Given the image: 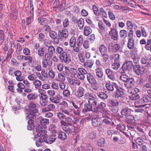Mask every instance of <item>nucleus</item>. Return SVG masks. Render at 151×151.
Segmentation results:
<instances>
[{
	"instance_id": "f257e3e1",
	"label": "nucleus",
	"mask_w": 151,
	"mask_h": 151,
	"mask_svg": "<svg viewBox=\"0 0 151 151\" xmlns=\"http://www.w3.org/2000/svg\"><path fill=\"white\" fill-rule=\"evenodd\" d=\"M97 100L94 98H89L88 100V104H84V108L82 109V112L85 114L87 111H92L95 112H98L100 111V107H98Z\"/></svg>"
},
{
	"instance_id": "f03ea898",
	"label": "nucleus",
	"mask_w": 151,
	"mask_h": 151,
	"mask_svg": "<svg viewBox=\"0 0 151 151\" xmlns=\"http://www.w3.org/2000/svg\"><path fill=\"white\" fill-rule=\"evenodd\" d=\"M29 111L27 114L26 119H34V117L37 116L39 114L38 110L36 108V105L33 102H31L29 105Z\"/></svg>"
},
{
	"instance_id": "7ed1b4c3",
	"label": "nucleus",
	"mask_w": 151,
	"mask_h": 151,
	"mask_svg": "<svg viewBox=\"0 0 151 151\" xmlns=\"http://www.w3.org/2000/svg\"><path fill=\"white\" fill-rule=\"evenodd\" d=\"M133 63L132 61H127L124 62L122 67L120 69L119 72L121 74L124 73L125 71H130L133 67Z\"/></svg>"
},
{
	"instance_id": "20e7f679",
	"label": "nucleus",
	"mask_w": 151,
	"mask_h": 151,
	"mask_svg": "<svg viewBox=\"0 0 151 151\" xmlns=\"http://www.w3.org/2000/svg\"><path fill=\"white\" fill-rule=\"evenodd\" d=\"M133 70L137 75H140L145 73V69L142 66H141L138 65H136L133 66Z\"/></svg>"
},
{
	"instance_id": "39448f33",
	"label": "nucleus",
	"mask_w": 151,
	"mask_h": 151,
	"mask_svg": "<svg viewBox=\"0 0 151 151\" xmlns=\"http://www.w3.org/2000/svg\"><path fill=\"white\" fill-rule=\"evenodd\" d=\"M61 56H59V58L62 63L66 64H68L70 63L71 61V58L69 54L66 52Z\"/></svg>"
},
{
	"instance_id": "423d86ee",
	"label": "nucleus",
	"mask_w": 151,
	"mask_h": 151,
	"mask_svg": "<svg viewBox=\"0 0 151 151\" xmlns=\"http://www.w3.org/2000/svg\"><path fill=\"white\" fill-rule=\"evenodd\" d=\"M37 135L38 137H42L47 133L45 128L42 126L39 125L36 129ZM36 134V133H35Z\"/></svg>"
},
{
	"instance_id": "0eeeda50",
	"label": "nucleus",
	"mask_w": 151,
	"mask_h": 151,
	"mask_svg": "<svg viewBox=\"0 0 151 151\" xmlns=\"http://www.w3.org/2000/svg\"><path fill=\"white\" fill-rule=\"evenodd\" d=\"M121 46L118 44H115L113 45L112 43L109 44L108 46V50L109 52H116L119 50Z\"/></svg>"
},
{
	"instance_id": "6e6552de",
	"label": "nucleus",
	"mask_w": 151,
	"mask_h": 151,
	"mask_svg": "<svg viewBox=\"0 0 151 151\" xmlns=\"http://www.w3.org/2000/svg\"><path fill=\"white\" fill-rule=\"evenodd\" d=\"M116 91H115L114 94V97L116 98H123L125 96V94L123 91V89L118 86L116 88Z\"/></svg>"
},
{
	"instance_id": "1a4fd4ad",
	"label": "nucleus",
	"mask_w": 151,
	"mask_h": 151,
	"mask_svg": "<svg viewBox=\"0 0 151 151\" xmlns=\"http://www.w3.org/2000/svg\"><path fill=\"white\" fill-rule=\"evenodd\" d=\"M92 124L94 127H97L101 125L102 122L101 118L96 116L93 118L91 120Z\"/></svg>"
},
{
	"instance_id": "9d476101",
	"label": "nucleus",
	"mask_w": 151,
	"mask_h": 151,
	"mask_svg": "<svg viewBox=\"0 0 151 151\" xmlns=\"http://www.w3.org/2000/svg\"><path fill=\"white\" fill-rule=\"evenodd\" d=\"M68 33L67 30L65 29L62 31L60 30L58 32V37L61 41L65 39L68 37Z\"/></svg>"
},
{
	"instance_id": "9b49d317",
	"label": "nucleus",
	"mask_w": 151,
	"mask_h": 151,
	"mask_svg": "<svg viewBox=\"0 0 151 151\" xmlns=\"http://www.w3.org/2000/svg\"><path fill=\"white\" fill-rule=\"evenodd\" d=\"M109 35L111 36V38L114 40H117L118 39L119 35L118 32L114 28H111V31L109 32Z\"/></svg>"
},
{
	"instance_id": "f8f14e48",
	"label": "nucleus",
	"mask_w": 151,
	"mask_h": 151,
	"mask_svg": "<svg viewBox=\"0 0 151 151\" xmlns=\"http://www.w3.org/2000/svg\"><path fill=\"white\" fill-rule=\"evenodd\" d=\"M134 83V79L132 78H131L124 83V85L128 89H129L133 87Z\"/></svg>"
},
{
	"instance_id": "ddd939ff",
	"label": "nucleus",
	"mask_w": 151,
	"mask_h": 151,
	"mask_svg": "<svg viewBox=\"0 0 151 151\" xmlns=\"http://www.w3.org/2000/svg\"><path fill=\"white\" fill-rule=\"evenodd\" d=\"M95 73L96 77L99 78H102L104 75L102 69L99 67H96L95 69Z\"/></svg>"
},
{
	"instance_id": "4468645a",
	"label": "nucleus",
	"mask_w": 151,
	"mask_h": 151,
	"mask_svg": "<svg viewBox=\"0 0 151 151\" xmlns=\"http://www.w3.org/2000/svg\"><path fill=\"white\" fill-rule=\"evenodd\" d=\"M106 87L107 89L109 91H112L114 88H116L118 87L117 85L114 83H108L106 84Z\"/></svg>"
},
{
	"instance_id": "2eb2a0df",
	"label": "nucleus",
	"mask_w": 151,
	"mask_h": 151,
	"mask_svg": "<svg viewBox=\"0 0 151 151\" xmlns=\"http://www.w3.org/2000/svg\"><path fill=\"white\" fill-rule=\"evenodd\" d=\"M146 102L145 99L143 98V96L141 99L139 100V101H136L134 104L136 107H142L146 105V104H145Z\"/></svg>"
},
{
	"instance_id": "dca6fc26",
	"label": "nucleus",
	"mask_w": 151,
	"mask_h": 151,
	"mask_svg": "<svg viewBox=\"0 0 151 151\" xmlns=\"http://www.w3.org/2000/svg\"><path fill=\"white\" fill-rule=\"evenodd\" d=\"M37 122H39L40 124L42 125L46 126L49 123V120L47 119H43L41 116H39L37 118Z\"/></svg>"
},
{
	"instance_id": "f3484780",
	"label": "nucleus",
	"mask_w": 151,
	"mask_h": 151,
	"mask_svg": "<svg viewBox=\"0 0 151 151\" xmlns=\"http://www.w3.org/2000/svg\"><path fill=\"white\" fill-rule=\"evenodd\" d=\"M96 131L94 130H91L89 131L88 132L87 136V137L89 139H95L96 137Z\"/></svg>"
},
{
	"instance_id": "a211bd4d",
	"label": "nucleus",
	"mask_w": 151,
	"mask_h": 151,
	"mask_svg": "<svg viewBox=\"0 0 151 151\" xmlns=\"http://www.w3.org/2000/svg\"><path fill=\"white\" fill-rule=\"evenodd\" d=\"M55 108V105L53 104H51L47 106V107L42 109V113H45L46 112L53 111Z\"/></svg>"
},
{
	"instance_id": "6ab92c4d",
	"label": "nucleus",
	"mask_w": 151,
	"mask_h": 151,
	"mask_svg": "<svg viewBox=\"0 0 151 151\" xmlns=\"http://www.w3.org/2000/svg\"><path fill=\"white\" fill-rule=\"evenodd\" d=\"M106 73L108 77L111 80L114 81L115 80V78L114 77V73L111 70L107 69L106 70Z\"/></svg>"
},
{
	"instance_id": "aec40b11",
	"label": "nucleus",
	"mask_w": 151,
	"mask_h": 151,
	"mask_svg": "<svg viewBox=\"0 0 151 151\" xmlns=\"http://www.w3.org/2000/svg\"><path fill=\"white\" fill-rule=\"evenodd\" d=\"M84 91L85 90L83 88L81 87H79L76 93V96L78 98L82 97L84 95Z\"/></svg>"
},
{
	"instance_id": "412c9836",
	"label": "nucleus",
	"mask_w": 151,
	"mask_h": 151,
	"mask_svg": "<svg viewBox=\"0 0 151 151\" xmlns=\"http://www.w3.org/2000/svg\"><path fill=\"white\" fill-rule=\"evenodd\" d=\"M127 47L129 49H132L135 48L134 40L132 38H130L128 39Z\"/></svg>"
},
{
	"instance_id": "4be33fe9",
	"label": "nucleus",
	"mask_w": 151,
	"mask_h": 151,
	"mask_svg": "<svg viewBox=\"0 0 151 151\" xmlns=\"http://www.w3.org/2000/svg\"><path fill=\"white\" fill-rule=\"evenodd\" d=\"M92 32L91 28L89 26H85L83 29V33L84 35L87 36L91 34Z\"/></svg>"
},
{
	"instance_id": "5701e85b",
	"label": "nucleus",
	"mask_w": 151,
	"mask_h": 151,
	"mask_svg": "<svg viewBox=\"0 0 151 151\" xmlns=\"http://www.w3.org/2000/svg\"><path fill=\"white\" fill-rule=\"evenodd\" d=\"M132 112L133 111L130 109L126 108L122 110L121 111V113L122 115L126 117V116L131 114Z\"/></svg>"
},
{
	"instance_id": "b1692460",
	"label": "nucleus",
	"mask_w": 151,
	"mask_h": 151,
	"mask_svg": "<svg viewBox=\"0 0 151 151\" xmlns=\"http://www.w3.org/2000/svg\"><path fill=\"white\" fill-rule=\"evenodd\" d=\"M94 63V61L91 59L87 60L86 61L84 62L83 65L86 68H91L93 67Z\"/></svg>"
},
{
	"instance_id": "393cba45",
	"label": "nucleus",
	"mask_w": 151,
	"mask_h": 151,
	"mask_svg": "<svg viewBox=\"0 0 151 151\" xmlns=\"http://www.w3.org/2000/svg\"><path fill=\"white\" fill-rule=\"evenodd\" d=\"M86 78L87 81L90 84H92L94 82L96 81L94 76L90 73L87 74Z\"/></svg>"
},
{
	"instance_id": "a878e982",
	"label": "nucleus",
	"mask_w": 151,
	"mask_h": 151,
	"mask_svg": "<svg viewBox=\"0 0 151 151\" xmlns=\"http://www.w3.org/2000/svg\"><path fill=\"white\" fill-rule=\"evenodd\" d=\"M33 84L36 89L41 88L42 85L41 81L37 80L34 81L33 82Z\"/></svg>"
},
{
	"instance_id": "bb28decb",
	"label": "nucleus",
	"mask_w": 151,
	"mask_h": 151,
	"mask_svg": "<svg viewBox=\"0 0 151 151\" xmlns=\"http://www.w3.org/2000/svg\"><path fill=\"white\" fill-rule=\"evenodd\" d=\"M38 21L39 23L42 25L47 24L49 22V20L47 19L42 17L38 18Z\"/></svg>"
},
{
	"instance_id": "cd10ccee",
	"label": "nucleus",
	"mask_w": 151,
	"mask_h": 151,
	"mask_svg": "<svg viewBox=\"0 0 151 151\" xmlns=\"http://www.w3.org/2000/svg\"><path fill=\"white\" fill-rule=\"evenodd\" d=\"M129 97L131 100H135L138 99L139 98V96L138 93H133V92L131 91Z\"/></svg>"
},
{
	"instance_id": "c85d7f7f",
	"label": "nucleus",
	"mask_w": 151,
	"mask_h": 151,
	"mask_svg": "<svg viewBox=\"0 0 151 151\" xmlns=\"http://www.w3.org/2000/svg\"><path fill=\"white\" fill-rule=\"evenodd\" d=\"M37 97L38 95L35 93H29L27 96V98L29 100H35Z\"/></svg>"
},
{
	"instance_id": "c756f323",
	"label": "nucleus",
	"mask_w": 151,
	"mask_h": 151,
	"mask_svg": "<svg viewBox=\"0 0 151 151\" xmlns=\"http://www.w3.org/2000/svg\"><path fill=\"white\" fill-rule=\"evenodd\" d=\"M29 119L27 122L28 124L27 126V128L28 130H31L34 128V125L33 121L31 119Z\"/></svg>"
},
{
	"instance_id": "7c9ffc66",
	"label": "nucleus",
	"mask_w": 151,
	"mask_h": 151,
	"mask_svg": "<svg viewBox=\"0 0 151 151\" xmlns=\"http://www.w3.org/2000/svg\"><path fill=\"white\" fill-rule=\"evenodd\" d=\"M62 112L67 115H70L72 111L73 110L70 108H63L62 109Z\"/></svg>"
},
{
	"instance_id": "2f4dec72",
	"label": "nucleus",
	"mask_w": 151,
	"mask_h": 151,
	"mask_svg": "<svg viewBox=\"0 0 151 151\" xmlns=\"http://www.w3.org/2000/svg\"><path fill=\"white\" fill-rule=\"evenodd\" d=\"M69 125L65 126L63 127V129L67 134H71L73 132V128L72 126L70 127Z\"/></svg>"
},
{
	"instance_id": "473e14b6",
	"label": "nucleus",
	"mask_w": 151,
	"mask_h": 151,
	"mask_svg": "<svg viewBox=\"0 0 151 151\" xmlns=\"http://www.w3.org/2000/svg\"><path fill=\"white\" fill-rule=\"evenodd\" d=\"M110 58L111 60L114 59V62H119L120 55L118 54H113L110 56Z\"/></svg>"
},
{
	"instance_id": "72a5a7b5",
	"label": "nucleus",
	"mask_w": 151,
	"mask_h": 151,
	"mask_svg": "<svg viewBox=\"0 0 151 151\" xmlns=\"http://www.w3.org/2000/svg\"><path fill=\"white\" fill-rule=\"evenodd\" d=\"M56 139V135L54 134H52L49 136L48 138V141L47 142V143L51 144L53 143Z\"/></svg>"
},
{
	"instance_id": "f704fd0d",
	"label": "nucleus",
	"mask_w": 151,
	"mask_h": 151,
	"mask_svg": "<svg viewBox=\"0 0 151 151\" xmlns=\"http://www.w3.org/2000/svg\"><path fill=\"white\" fill-rule=\"evenodd\" d=\"M98 27L99 28V32L101 34L105 30V25L102 21H100L98 22Z\"/></svg>"
},
{
	"instance_id": "c9c22d12",
	"label": "nucleus",
	"mask_w": 151,
	"mask_h": 151,
	"mask_svg": "<svg viewBox=\"0 0 151 151\" xmlns=\"http://www.w3.org/2000/svg\"><path fill=\"white\" fill-rule=\"evenodd\" d=\"M99 50L101 54L106 53L107 49L106 47L103 44L101 45L99 47Z\"/></svg>"
},
{
	"instance_id": "e433bc0d",
	"label": "nucleus",
	"mask_w": 151,
	"mask_h": 151,
	"mask_svg": "<svg viewBox=\"0 0 151 151\" xmlns=\"http://www.w3.org/2000/svg\"><path fill=\"white\" fill-rule=\"evenodd\" d=\"M97 95L98 97L103 100L107 99L108 97L106 94L103 92L98 93Z\"/></svg>"
},
{
	"instance_id": "4c0bfd02",
	"label": "nucleus",
	"mask_w": 151,
	"mask_h": 151,
	"mask_svg": "<svg viewBox=\"0 0 151 151\" xmlns=\"http://www.w3.org/2000/svg\"><path fill=\"white\" fill-rule=\"evenodd\" d=\"M109 103L114 106L117 107L119 105V102L116 99H110L109 101Z\"/></svg>"
},
{
	"instance_id": "58836bf2",
	"label": "nucleus",
	"mask_w": 151,
	"mask_h": 151,
	"mask_svg": "<svg viewBox=\"0 0 151 151\" xmlns=\"http://www.w3.org/2000/svg\"><path fill=\"white\" fill-rule=\"evenodd\" d=\"M101 55V60L103 63H105L109 59V56L107 53L102 54Z\"/></svg>"
},
{
	"instance_id": "ea45409f",
	"label": "nucleus",
	"mask_w": 151,
	"mask_h": 151,
	"mask_svg": "<svg viewBox=\"0 0 151 151\" xmlns=\"http://www.w3.org/2000/svg\"><path fill=\"white\" fill-rule=\"evenodd\" d=\"M18 11L16 9L12 10V13L11 14V18L14 20L17 19L18 15Z\"/></svg>"
},
{
	"instance_id": "a19ab883",
	"label": "nucleus",
	"mask_w": 151,
	"mask_h": 151,
	"mask_svg": "<svg viewBox=\"0 0 151 151\" xmlns=\"http://www.w3.org/2000/svg\"><path fill=\"white\" fill-rule=\"evenodd\" d=\"M49 100L51 102L57 104L60 101L59 99H58V96L55 97L54 96L50 97Z\"/></svg>"
},
{
	"instance_id": "79ce46f5",
	"label": "nucleus",
	"mask_w": 151,
	"mask_h": 151,
	"mask_svg": "<svg viewBox=\"0 0 151 151\" xmlns=\"http://www.w3.org/2000/svg\"><path fill=\"white\" fill-rule=\"evenodd\" d=\"M63 96L66 98H69L70 97V93L68 89H64L63 92Z\"/></svg>"
},
{
	"instance_id": "37998d69",
	"label": "nucleus",
	"mask_w": 151,
	"mask_h": 151,
	"mask_svg": "<svg viewBox=\"0 0 151 151\" xmlns=\"http://www.w3.org/2000/svg\"><path fill=\"white\" fill-rule=\"evenodd\" d=\"M78 73L77 70L75 68H70V75L71 77H75Z\"/></svg>"
},
{
	"instance_id": "c03bdc74",
	"label": "nucleus",
	"mask_w": 151,
	"mask_h": 151,
	"mask_svg": "<svg viewBox=\"0 0 151 151\" xmlns=\"http://www.w3.org/2000/svg\"><path fill=\"white\" fill-rule=\"evenodd\" d=\"M126 119L129 123H133L135 121L134 117L132 115H129L125 117Z\"/></svg>"
},
{
	"instance_id": "a18cd8bd",
	"label": "nucleus",
	"mask_w": 151,
	"mask_h": 151,
	"mask_svg": "<svg viewBox=\"0 0 151 151\" xmlns=\"http://www.w3.org/2000/svg\"><path fill=\"white\" fill-rule=\"evenodd\" d=\"M78 26L79 29L81 30L83 29L84 25V20L81 18L79 19L78 21Z\"/></svg>"
},
{
	"instance_id": "49530a36",
	"label": "nucleus",
	"mask_w": 151,
	"mask_h": 151,
	"mask_svg": "<svg viewBox=\"0 0 151 151\" xmlns=\"http://www.w3.org/2000/svg\"><path fill=\"white\" fill-rule=\"evenodd\" d=\"M56 51L58 54H60L59 56H61V55H63L66 52L63 48L60 47H58L56 48Z\"/></svg>"
},
{
	"instance_id": "de8ad7c7",
	"label": "nucleus",
	"mask_w": 151,
	"mask_h": 151,
	"mask_svg": "<svg viewBox=\"0 0 151 151\" xmlns=\"http://www.w3.org/2000/svg\"><path fill=\"white\" fill-rule=\"evenodd\" d=\"M58 136V138L62 140H64L66 137V134L64 132H59Z\"/></svg>"
},
{
	"instance_id": "09e8293b",
	"label": "nucleus",
	"mask_w": 151,
	"mask_h": 151,
	"mask_svg": "<svg viewBox=\"0 0 151 151\" xmlns=\"http://www.w3.org/2000/svg\"><path fill=\"white\" fill-rule=\"evenodd\" d=\"M4 33L3 31L0 30V45H1L4 40Z\"/></svg>"
},
{
	"instance_id": "8fccbe9b",
	"label": "nucleus",
	"mask_w": 151,
	"mask_h": 151,
	"mask_svg": "<svg viewBox=\"0 0 151 151\" xmlns=\"http://www.w3.org/2000/svg\"><path fill=\"white\" fill-rule=\"evenodd\" d=\"M120 67V64L119 62H114L111 65V68L112 69L117 70Z\"/></svg>"
},
{
	"instance_id": "3c124183",
	"label": "nucleus",
	"mask_w": 151,
	"mask_h": 151,
	"mask_svg": "<svg viewBox=\"0 0 151 151\" xmlns=\"http://www.w3.org/2000/svg\"><path fill=\"white\" fill-rule=\"evenodd\" d=\"M76 43V38L74 37H72L70 40L69 45L71 47H72Z\"/></svg>"
},
{
	"instance_id": "603ef678",
	"label": "nucleus",
	"mask_w": 151,
	"mask_h": 151,
	"mask_svg": "<svg viewBox=\"0 0 151 151\" xmlns=\"http://www.w3.org/2000/svg\"><path fill=\"white\" fill-rule=\"evenodd\" d=\"M140 62L142 64H146V66L147 67H149L150 66V64L148 62V60H147V58H142L140 60Z\"/></svg>"
},
{
	"instance_id": "864d4df0",
	"label": "nucleus",
	"mask_w": 151,
	"mask_h": 151,
	"mask_svg": "<svg viewBox=\"0 0 151 151\" xmlns=\"http://www.w3.org/2000/svg\"><path fill=\"white\" fill-rule=\"evenodd\" d=\"M134 140L136 143L139 145H142L145 142L140 137H138Z\"/></svg>"
},
{
	"instance_id": "5fc2aeb1",
	"label": "nucleus",
	"mask_w": 151,
	"mask_h": 151,
	"mask_svg": "<svg viewBox=\"0 0 151 151\" xmlns=\"http://www.w3.org/2000/svg\"><path fill=\"white\" fill-rule=\"evenodd\" d=\"M47 52L48 53L53 55V53L55 52V49L54 47L52 46H48Z\"/></svg>"
},
{
	"instance_id": "6e6d98bb",
	"label": "nucleus",
	"mask_w": 151,
	"mask_h": 151,
	"mask_svg": "<svg viewBox=\"0 0 151 151\" xmlns=\"http://www.w3.org/2000/svg\"><path fill=\"white\" fill-rule=\"evenodd\" d=\"M120 37L123 39H125L127 37V32L125 30H122L119 32Z\"/></svg>"
},
{
	"instance_id": "4d7b16f0",
	"label": "nucleus",
	"mask_w": 151,
	"mask_h": 151,
	"mask_svg": "<svg viewBox=\"0 0 151 151\" xmlns=\"http://www.w3.org/2000/svg\"><path fill=\"white\" fill-rule=\"evenodd\" d=\"M145 48L146 50L151 51V39L147 40L146 45L145 46Z\"/></svg>"
},
{
	"instance_id": "13d9d810",
	"label": "nucleus",
	"mask_w": 151,
	"mask_h": 151,
	"mask_svg": "<svg viewBox=\"0 0 151 151\" xmlns=\"http://www.w3.org/2000/svg\"><path fill=\"white\" fill-rule=\"evenodd\" d=\"M129 78L126 75H122L120 76V79L122 81L126 83Z\"/></svg>"
},
{
	"instance_id": "bf43d9fd",
	"label": "nucleus",
	"mask_w": 151,
	"mask_h": 151,
	"mask_svg": "<svg viewBox=\"0 0 151 151\" xmlns=\"http://www.w3.org/2000/svg\"><path fill=\"white\" fill-rule=\"evenodd\" d=\"M63 75L65 76H69L70 75V69H69L67 66L65 67V70L63 71Z\"/></svg>"
},
{
	"instance_id": "052dcab7",
	"label": "nucleus",
	"mask_w": 151,
	"mask_h": 151,
	"mask_svg": "<svg viewBox=\"0 0 151 151\" xmlns=\"http://www.w3.org/2000/svg\"><path fill=\"white\" fill-rule=\"evenodd\" d=\"M116 128L118 130L121 132L125 130L126 129L125 126L122 124H120L118 125Z\"/></svg>"
},
{
	"instance_id": "680f3d73",
	"label": "nucleus",
	"mask_w": 151,
	"mask_h": 151,
	"mask_svg": "<svg viewBox=\"0 0 151 151\" xmlns=\"http://www.w3.org/2000/svg\"><path fill=\"white\" fill-rule=\"evenodd\" d=\"M24 91L26 93H30L32 91V90L30 86V84L28 85H25L24 86Z\"/></svg>"
},
{
	"instance_id": "e2e57ef3",
	"label": "nucleus",
	"mask_w": 151,
	"mask_h": 151,
	"mask_svg": "<svg viewBox=\"0 0 151 151\" xmlns=\"http://www.w3.org/2000/svg\"><path fill=\"white\" fill-rule=\"evenodd\" d=\"M47 93L49 97L54 96L56 93V92L55 91L53 90H49L47 91Z\"/></svg>"
},
{
	"instance_id": "0e129e2a",
	"label": "nucleus",
	"mask_w": 151,
	"mask_h": 151,
	"mask_svg": "<svg viewBox=\"0 0 151 151\" xmlns=\"http://www.w3.org/2000/svg\"><path fill=\"white\" fill-rule=\"evenodd\" d=\"M49 35L50 37L52 39H54L57 36V34L52 30H50L49 32Z\"/></svg>"
},
{
	"instance_id": "69168bd1",
	"label": "nucleus",
	"mask_w": 151,
	"mask_h": 151,
	"mask_svg": "<svg viewBox=\"0 0 151 151\" xmlns=\"http://www.w3.org/2000/svg\"><path fill=\"white\" fill-rule=\"evenodd\" d=\"M65 120L68 125H71L73 122L72 119L69 117H65Z\"/></svg>"
},
{
	"instance_id": "338daca9",
	"label": "nucleus",
	"mask_w": 151,
	"mask_h": 151,
	"mask_svg": "<svg viewBox=\"0 0 151 151\" xmlns=\"http://www.w3.org/2000/svg\"><path fill=\"white\" fill-rule=\"evenodd\" d=\"M146 102H150L151 101V95H145L143 96Z\"/></svg>"
},
{
	"instance_id": "774afa93",
	"label": "nucleus",
	"mask_w": 151,
	"mask_h": 151,
	"mask_svg": "<svg viewBox=\"0 0 151 151\" xmlns=\"http://www.w3.org/2000/svg\"><path fill=\"white\" fill-rule=\"evenodd\" d=\"M78 70L80 73L84 76L88 74L87 71L83 68H79L78 69Z\"/></svg>"
}]
</instances>
